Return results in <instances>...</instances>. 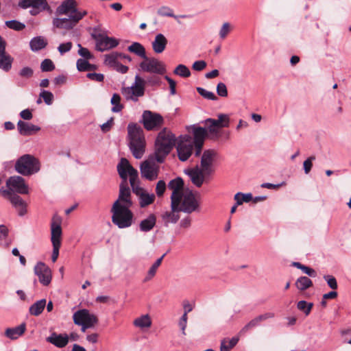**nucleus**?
<instances>
[{
	"mask_svg": "<svg viewBox=\"0 0 351 351\" xmlns=\"http://www.w3.org/2000/svg\"><path fill=\"white\" fill-rule=\"evenodd\" d=\"M130 167H133L129 162L128 160L122 158L117 165V171L122 182L119 186V193L118 199L114 204L118 206H124L132 207V201L131 199L130 189L128 186V178L130 177Z\"/></svg>",
	"mask_w": 351,
	"mask_h": 351,
	"instance_id": "obj_1",
	"label": "nucleus"
},
{
	"mask_svg": "<svg viewBox=\"0 0 351 351\" xmlns=\"http://www.w3.org/2000/svg\"><path fill=\"white\" fill-rule=\"evenodd\" d=\"M127 129L130 149L135 158L140 159L145 153L146 146L143 130L134 123H129Z\"/></svg>",
	"mask_w": 351,
	"mask_h": 351,
	"instance_id": "obj_2",
	"label": "nucleus"
},
{
	"mask_svg": "<svg viewBox=\"0 0 351 351\" xmlns=\"http://www.w3.org/2000/svg\"><path fill=\"white\" fill-rule=\"evenodd\" d=\"M175 135L167 128L161 130L156 139L154 154L156 162L162 163L176 145Z\"/></svg>",
	"mask_w": 351,
	"mask_h": 351,
	"instance_id": "obj_3",
	"label": "nucleus"
},
{
	"mask_svg": "<svg viewBox=\"0 0 351 351\" xmlns=\"http://www.w3.org/2000/svg\"><path fill=\"white\" fill-rule=\"evenodd\" d=\"M130 208L113 204L110 210L112 221L119 228L123 229L132 226L134 215Z\"/></svg>",
	"mask_w": 351,
	"mask_h": 351,
	"instance_id": "obj_4",
	"label": "nucleus"
},
{
	"mask_svg": "<svg viewBox=\"0 0 351 351\" xmlns=\"http://www.w3.org/2000/svg\"><path fill=\"white\" fill-rule=\"evenodd\" d=\"M130 184L132 189V191L139 197V204L141 207H145L152 204L155 199L154 193H147L144 189L140 186V180L138 178V173L134 167H130Z\"/></svg>",
	"mask_w": 351,
	"mask_h": 351,
	"instance_id": "obj_5",
	"label": "nucleus"
},
{
	"mask_svg": "<svg viewBox=\"0 0 351 351\" xmlns=\"http://www.w3.org/2000/svg\"><path fill=\"white\" fill-rule=\"evenodd\" d=\"M178 208L180 212L191 214L200 210V197L192 191H184L178 197Z\"/></svg>",
	"mask_w": 351,
	"mask_h": 351,
	"instance_id": "obj_6",
	"label": "nucleus"
},
{
	"mask_svg": "<svg viewBox=\"0 0 351 351\" xmlns=\"http://www.w3.org/2000/svg\"><path fill=\"white\" fill-rule=\"evenodd\" d=\"M39 160L34 156L25 154L21 156L15 164L16 171L23 176H30L39 171Z\"/></svg>",
	"mask_w": 351,
	"mask_h": 351,
	"instance_id": "obj_7",
	"label": "nucleus"
},
{
	"mask_svg": "<svg viewBox=\"0 0 351 351\" xmlns=\"http://www.w3.org/2000/svg\"><path fill=\"white\" fill-rule=\"evenodd\" d=\"M62 218L58 215H53L51 223V241L53 245L51 261L55 263L59 256V250L61 246L62 239Z\"/></svg>",
	"mask_w": 351,
	"mask_h": 351,
	"instance_id": "obj_8",
	"label": "nucleus"
},
{
	"mask_svg": "<svg viewBox=\"0 0 351 351\" xmlns=\"http://www.w3.org/2000/svg\"><path fill=\"white\" fill-rule=\"evenodd\" d=\"M73 320L75 325L81 326V331L83 332L88 328H94L98 323L97 317L85 308L75 312L73 315Z\"/></svg>",
	"mask_w": 351,
	"mask_h": 351,
	"instance_id": "obj_9",
	"label": "nucleus"
},
{
	"mask_svg": "<svg viewBox=\"0 0 351 351\" xmlns=\"http://www.w3.org/2000/svg\"><path fill=\"white\" fill-rule=\"evenodd\" d=\"M145 80L136 75L132 86L122 88L121 93L126 100L137 101L145 94Z\"/></svg>",
	"mask_w": 351,
	"mask_h": 351,
	"instance_id": "obj_10",
	"label": "nucleus"
},
{
	"mask_svg": "<svg viewBox=\"0 0 351 351\" xmlns=\"http://www.w3.org/2000/svg\"><path fill=\"white\" fill-rule=\"evenodd\" d=\"M155 155L150 156L147 160L141 162L140 171L141 177L149 181L156 180L159 174L160 166L156 162Z\"/></svg>",
	"mask_w": 351,
	"mask_h": 351,
	"instance_id": "obj_11",
	"label": "nucleus"
},
{
	"mask_svg": "<svg viewBox=\"0 0 351 351\" xmlns=\"http://www.w3.org/2000/svg\"><path fill=\"white\" fill-rule=\"evenodd\" d=\"M19 6L23 9L32 8L29 13L32 16H36L43 11L52 13V10L47 0H21L19 2Z\"/></svg>",
	"mask_w": 351,
	"mask_h": 351,
	"instance_id": "obj_12",
	"label": "nucleus"
},
{
	"mask_svg": "<svg viewBox=\"0 0 351 351\" xmlns=\"http://www.w3.org/2000/svg\"><path fill=\"white\" fill-rule=\"evenodd\" d=\"M141 71L147 73L162 75L166 72L165 64L155 58H143L139 64Z\"/></svg>",
	"mask_w": 351,
	"mask_h": 351,
	"instance_id": "obj_13",
	"label": "nucleus"
},
{
	"mask_svg": "<svg viewBox=\"0 0 351 351\" xmlns=\"http://www.w3.org/2000/svg\"><path fill=\"white\" fill-rule=\"evenodd\" d=\"M162 117L149 110H145L142 115V122L147 130L158 129L163 124Z\"/></svg>",
	"mask_w": 351,
	"mask_h": 351,
	"instance_id": "obj_14",
	"label": "nucleus"
},
{
	"mask_svg": "<svg viewBox=\"0 0 351 351\" xmlns=\"http://www.w3.org/2000/svg\"><path fill=\"white\" fill-rule=\"evenodd\" d=\"M194 145L192 138L186 135L182 138L177 147L178 156L181 161H186L191 156Z\"/></svg>",
	"mask_w": 351,
	"mask_h": 351,
	"instance_id": "obj_15",
	"label": "nucleus"
},
{
	"mask_svg": "<svg viewBox=\"0 0 351 351\" xmlns=\"http://www.w3.org/2000/svg\"><path fill=\"white\" fill-rule=\"evenodd\" d=\"M92 37L96 41V49L99 51L114 48L119 45V41L116 38L101 34H93Z\"/></svg>",
	"mask_w": 351,
	"mask_h": 351,
	"instance_id": "obj_16",
	"label": "nucleus"
},
{
	"mask_svg": "<svg viewBox=\"0 0 351 351\" xmlns=\"http://www.w3.org/2000/svg\"><path fill=\"white\" fill-rule=\"evenodd\" d=\"M191 130H189V132H191L193 135L192 141L195 147V154L197 156L202 152V148L204 145L205 137L207 134V131L206 128L197 127L195 125L191 126Z\"/></svg>",
	"mask_w": 351,
	"mask_h": 351,
	"instance_id": "obj_17",
	"label": "nucleus"
},
{
	"mask_svg": "<svg viewBox=\"0 0 351 351\" xmlns=\"http://www.w3.org/2000/svg\"><path fill=\"white\" fill-rule=\"evenodd\" d=\"M218 153L215 149L205 150L201 158V167L205 174H211L213 171V163L217 159Z\"/></svg>",
	"mask_w": 351,
	"mask_h": 351,
	"instance_id": "obj_18",
	"label": "nucleus"
},
{
	"mask_svg": "<svg viewBox=\"0 0 351 351\" xmlns=\"http://www.w3.org/2000/svg\"><path fill=\"white\" fill-rule=\"evenodd\" d=\"M34 271L35 275L38 276L39 282L43 286H48L51 283V271L44 263H38L34 268Z\"/></svg>",
	"mask_w": 351,
	"mask_h": 351,
	"instance_id": "obj_19",
	"label": "nucleus"
},
{
	"mask_svg": "<svg viewBox=\"0 0 351 351\" xmlns=\"http://www.w3.org/2000/svg\"><path fill=\"white\" fill-rule=\"evenodd\" d=\"M6 185L12 191H16L21 194H27L29 193L28 186L26 184L24 178L21 176H15L10 177L7 180Z\"/></svg>",
	"mask_w": 351,
	"mask_h": 351,
	"instance_id": "obj_20",
	"label": "nucleus"
},
{
	"mask_svg": "<svg viewBox=\"0 0 351 351\" xmlns=\"http://www.w3.org/2000/svg\"><path fill=\"white\" fill-rule=\"evenodd\" d=\"M168 188L172 191L171 202H173V205H174L176 202H178V197L184 193L183 191V180L180 177L171 180L168 184Z\"/></svg>",
	"mask_w": 351,
	"mask_h": 351,
	"instance_id": "obj_21",
	"label": "nucleus"
},
{
	"mask_svg": "<svg viewBox=\"0 0 351 351\" xmlns=\"http://www.w3.org/2000/svg\"><path fill=\"white\" fill-rule=\"evenodd\" d=\"M179 212L180 211L178 208V202L173 205V202H171V210L164 212L161 215L165 226H167L169 223H176L180 219Z\"/></svg>",
	"mask_w": 351,
	"mask_h": 351,
	"instance_id": "obj_22",
	"label": "nucleus"
},
{
	"mask_svg": "<svg viewBox=\"0 0 351 351\" xmlns=\"http://www.w3.org/2000/svg\"><path fill=\"white\" fill-rule=\"evenodd\" d=\"M17 129L23 136H31L40 130V128L29 122L19 120L17 123Z\"/></svg>",
	"mask_w": 351,
	"mask_h": 351,
	"instance_id": "obj_23",
	"label": "nucleus"
},
{
	"mask_svg": "<svg viewBox=\"0 0 351 351\" xmlns=\"http://www.w3.org/2000/svg\"><path fill=\"white\" fill-rule=\"evenodd\" d=\"M25 330L26 324L22 323L16 327L7 328L4 331L3 336L10 340H16L22 336L25 333Z\"/></svg>",
	"mask_w": 351,
	"mask_h": 351,
	"instance_id": "obj_24",
	"label": "nucleus"
},
{
	"mask_svg": "<svg viewBox=\"0 0 351 351\" xmlns=\"http://www.w3.org/2000/svg\"><path fill=\"white\" fill-rule=\"evenodd\" d=\"M187 174L191 178V182L197 187H200L204 181L205 176L209 174H205L204 171L198 167L188 170Z\"/></svg>",
	"mask_w": 351,
	"mask_h": 351,
	"instance_id": "obj_25",
	"label": "nucleus"
},
{
	"mask_svg": "<svg viewBox=\"0 0 351 351\" xmlns=\"http://www.w3.org/2000/svg\"><path fill=\"white\" fill-rule=\"evenodd\" d=\"M47 341L57 348L65 347L69 343V336L66 334H56L53 332L51 336L47 338Z\"/></svg>",
	"mask_w": 351,
	"mask_h": 351,
	"instance_id": "obj_26",
	"label": "nucleus"
},
{
	"mask_svg": "<svg viewBox=\"0 0 351 351\" xmlns=\"http://www.w3.org/2000/svg\"><path fill=\"white\" fill-rule=\"evenodd\" d=\"M168 40L162 34L156 35L154 40L152 43L153 51L156 53H162L167 45Z\"/></svg>",
	"mask_w": 351,
	"mask_h": 351,
	"instance_id": "obj_27",
	"label": "nucleus"
},
{
	"mask_svg": "<svg viewBox=\"0 0 351 351\" xmlns=\"http://www.w3.org/2000/svg\"><path fill=\"white\" fill-rule=\"evenodd\" d=\"M275 314L271 312H268L265 314L257 316L247 323L241 330V332H245L248 330L257 326L261 322L267 319L273 318Z\"/></svg>",
	"mask_w": 351,
	"mask_h": 351,
	"instance_id": "obj_28",
	"label": "nucleus"
},
{
	"mask_svg": "<svg viewBox=\"0 0 351 351\" xmlns=\"http://www.w3.org/2000/svg\"><path fill=\"white\" fill-rule=\"evenodd\" d=\"M10 202L16 209L20 216H23L27 213V204L19 195L14 194L11 196Z\"/></svg>",
	"mask_w": 351,
	"mask_h": 351,
	"instance_id": "obj_29",
	"label": "nucleus"
},
{
	"mask_svg": "<svg viewBox=\"0 0 351 351\" xmlns=\"http://www.w3.org/2000/svg\"><path fill=\"white\" fill-rule=\"evenodd\" d=\"M156 223V217L154 214H150L146 219L142 220L139 228L142 232H149L153 229Z\"/></svg>",
	"mask_w": 351,
	"mask_h": 351,
	"instance_id": "obj_30",
	"label": "nucleus"
},
{
	"mask_svg": "<svg viewBox=\"0 0 351 351\" xmlns=\"http://www.w3.org/2000/svg\"><path fill=\"white\" fill-rule=\"evenodd\" d=\"M76 6L75 0H64L56 9L58 15L65 14L71 12Z\"/></svg>",
	"mask_w": 351,
	"mask_h": 351,
	"instance_id": "obj_31",
	"label": "nucleus"
},
{
	"mask_svg": "<svg viewBox=\"0 0 351 351\" xmlns=\"http://www.w3.org/2000/svg\"><path fill=\"white\" fill-rule=\"evenodd\" d=\"M12 62L13 58L5 52V50L0 52V69L5 72L9 71L12 68Z\"/></svg>",
	"mask_w": 351,
	"mask_h": 351,
	"instance_id": "obj_32",
	"label": "nucleus"
},
{
	"mask_svg": "<svg viewBox=\"0 0 351 351\" xmlns=\"http://www.w3.org/2000/svg\"><path fill=\"white\" fill-rule=\"evenodd\" d=\"M239 337L235 336L231 339L223 338L221 341L220 351H230L239 342Z\"/></svg>",
	"mask_w": 351,
	"mask_h": 351,
	"instance_id": "obj_33",
	"label": "nucleus"
},
{
	"mask_svg": "<svg viewBox=\"0 0 351 351\" xmlns=\"http://www.w3.org/2000/svg\"><path fill=\"white\" fill-rule=\"evenodd\" d=\"M47 45V41L42 36L33 38L29 43L30 49L33 51H37L44 49Z\"/></svg>",
	"mask_w": 351,
	"mask_h": 351,
	"instance_id": "obj_34",
	"label": "nucleus"
},
{
	"mask_svg": "<svg viewBox=\"0 0 351 351\" xmlns=\"http://www.w3.org/2000/svg\"><path fill=\"white\" fill-rule=\"evenodd\" d=\"M128 50L136 56L141 58H145L146 56V51L144 46L138 42H134L132 45H130L128 47Z\"/></svg>",
	"mask_w": 351,
	"mask_h": 351,
	"instance_id": "obj_35",
	"label": "nucleus"
},
{
	"mask_svg": "<svg viewBox=\"0 0 351 351\" xmlns=\"http://www.w3.org/2000/svg\"><path fill=\"white\" fill-rule=\"evenodd\" d=\"M46 306V300L42 299L34 302L29 309L30 315L34 316L40 315Z\"/></svg>",
	"mask_w": 351,
	"mask_h": 351,
	"instance_id": "obj_36",
	"label": "nucleus"
},
{
	"mask_svg": "<svg viewBox=\"0 0 351 351\" xmlns=\"http://www.w3.org/2000/svg\"><path fill=\"white\" fill-rule=\"evenodd\" d=\"M134 325L136 327L148 328L152 326V319L149 315H143L134 320Z\"/></svg>",
	"mask_w": 351,
	"mask_h": 351,
	"instance_id": "obj_37",
	"label": "nucleus"
},
{
	"mask_svg": "<svg viewBox=\"0 0 351 351\" xmlns=\"http://www.w3.org/2000/svg\"><path fill=\"white\" fill-rule=\"evenodd\" d=\"M53 25L54 27L60 29H70L74 27L70 18H56L53 20Z\"/></svg>",
	"mask_w": 351,
	"mask_h": 351,
	"instance_id": "obj_38",
	"label": "nucleus"
},
{
	"mask_svg": "<svg viewBox=\"0 0 351 351\" xmlns=\"http://www.w3.org/2000/svg\"><path fill=\"white\" fill-rule=\"evenodd\" d=\"M295 285L298 290L303 291L312 287L313 282L306 276H301L297 279Z\"/></svg>",
	"mask_w": 351,
	"mask_h": 351,
	"instance_id": "obj_39",
	"label": "nucleus"
},
{
	"mask_svg": "<svg viewBox=\"0 0 351 351\" xmlns=\"http://www.w3.org/2000/svg\"><path fill=\"white\" fill-rule=\"evenodd\" d=\"M205 123L207 125V133H209L211 136L215 138H218L219 137V128L216 125L215 119H207L205 121Z\"/></svg>",
	"mask_w": 351,
	"mask_h": 351,
	"instance_id": "obj_40",
	"label": "nucleus"
},
{
	"mask_svg": "<svg viewBox=\"0 0 351 351\" xmlns=\"http://www.w3.org/2000/svg\"><path fill=\"white\" fill-rule=\"evenodd\" d=\"M87 14V12L85 10L79 11L75 9V8L71 12L69 18L74 26L83 19Z\"/></svg>",
	"mask_w": 351,
	"mask_h": 351,
	"instance_id": "obj_41",
	"label": "nucleus"
},
{
	"mask_svg": "<svg viewBox=\"0 0 351 351\" xmlns=\"http://www.w3.org/2000/svg\"><path fill=\"white\" fill-rule=\"evenodd\" d=\"M110 102L113 106L112 108L113 112H119L123 108V106L121 104V97L117 93L113 94Z\"/></svg>",
	"mask_w": 351,
	"mask_h": 351,
	"instance_id": "obj_42",
	"label": "nucleus"
},
{
	"mask_svg": "<svg viewBox=\"0 0 351 351\" xmlns=\"http://www.w3.org/2000/svg\"><path fill=\"white\" fill-rule=\"evenodd\" d=\"M234 199L237 202V205H241L243 202H249L252 200L253 197L251 193L239 192L234 195Z\"/></svg>",
	"mask_w": 351,
	"mask_h": 351,
	"instance_id": "obj_43",
	"label": "nucleus"
},
{
	"mask_svg": "<svg viewBox=\"0 0 351 351\" xmlns=\"http://www.w3.org/2000/svg\"><path fill=\"white\" fill-rule=\"evenodd\" d=\"M118 60L117 53L112 52L109 54L105 55L104 63L106 65L114 69V67L119 63Z\"/></svg>",
	"mask_w": 351,
	"mask_h": 351,
	"instance_id": "obj_44",
	"label": "nucleus"
},
{
	"mask_svg": "<svg viewBox=\"0 0 351 351\" xmlns=\"http://www.w3.org/2000/svg\"><path fill=\"white\" fill-rule=\"evenodd\" d=\"M173 73L182 77H189L191 75L189 69L184 64L178 65L175 68Z\"/></svg>",
	"mask_w": 351,
	"mask_h": 351,
	"instance_id": "obj_45",
	"label": "nucleus"
},
{
	"mask_svg": "<svg viewBox=\"0 0 351 351\" xmlns=\"http://www.w3.org/2000/svg\"><path fill=\"white\" fill-rule=\"evenodd\" d=\"M218 119H215L216 125L220 128H227L230 125V118L228 114H219L217 116Z\"/></svg>",
	"mask_w": 351,
	"mask_h": 351,
	"instance_id": "obj_46",
	"label": "nucleus"
},
{
	"mask_svg": "<svg viewBox=\"0 0 351 351\" xmlns=\"http://www.w3.org/2000/svg\"><path fill=\"white\" fill-rule=\"evenodd\" d=\"M8 236V229L4 225H0V245L8 247L10 243L6 241Z\"/></svg>",
	"mask_w": 351,
	"mask_h": 351,
	"instance_id": "obj_47",
	"label": "nucleus"
},
{
	"mask_svg": "<svg viewBox=\"0 0 351 351\" xmlns=\"http://www.w3.org/2000/svg\"><path fill=\"white\" fill-rule=\"evenodd\" d=\"M313 306V303H311V302L308 303L307 302H306L304 300H301V301L298 302L297 304L298 308L300 311H303L306 315H309Z\"/></svg>",
	"mask_w": 351,
	"mask_h": 351,
	"instance_id": "obj_48",
	"label": "nucleus"
},
{
	"mask_svg": "<svg viewBox=\"0 0 351 351\" xmlns=\"http://www.w3.org/2000/svg\"><path fill=\"white\" fill-rule=\"evenodd\" d=\"M197 93L202 96L204 98L209 99V100H217V96L211 91H208L202 87L197 88Z\"/></svg>",
	"mask_w": 351,
	"mask_h": 351,
	"instance_id": "obj_49",
	"label": "nucleus"
},
{
	"mask_svg": "<svg viewBox=\"0 0 351 351\" xmlns=\"http://www.w3.org/2000/svg\"><path fill=\"white\" fill-rule=\"evenodd\" d=\"M5 25L8 27L16 31L22 30L25 27L23 23L15 20L8 21L5 22Z\"/></svg>",
	"mask_w": 351,
	"mask_h": 351,
	"instance_id": "obj_50",
	"label": "nucleus"
},
{
	"mask_svg": "<svg viewBox=\"0 0 351 351\" xmlns=\"http://www.w3.org/2000/svg\"><path fill=\"white\" fill-rule=\"evenodd\" d=\"M158 14L162 16H169L177 19L178 16L174 15L173 11L171 8L167 6H162L158 10Z\"/></svg>",
	"mask_w": 351,
	"mask_h": 351,
	"instance_id": "obj_51",
	"label": "nucleus"
},
{
	"mask_svg": "<svg viewBox=\"0 0 351 351\" xmlns=\"http://www.w3.org/2000/svg\"><path fill=\"white\" fill-rule=\"evenodd\" d=\"M40 69L43 72L51 71L55 69V65L50 59H45L41 62Z\"/></svg>",
	"mask_w": 351,
	"mask_h": 351,
	"instance_id": "obj_52",
	"label": "nucleus"
},
{
	"mask_svg": "<svg viewBox=\"0 0 351 351\" xmlns=\"http://www.w3.org/2000/svg\"><path fill=\"white\" fill-rule=\"evenodd\" d=\"M77 47H79L78 54L83 57L84 59L90 60L93 58V56L87 48L83 47L80 44H78Z\"/></svg>",
	"mask_w": 351,
	"mask_h": 351,
	"instance_id": "obj_53",
	"label": "nucleus"
},
{
	"mask_svg": "<svg viewBox=\"0 0 351 351\" xmlns=\"http://www.w3.org/2000/svg\"><path fill=\"white\" fill-rule=\"evenodd\" d=\"M231 30L230 24L228 22L224 23L220 30H219V36L221 39H225L228 34L230 33Z\"/></svg>",
	"mask_w": 351,
	"mask_h": 351,
	"instance_id": "obj_54",
	"label": "nucleus"
},
{
	"mask_svg": "<svg viewBox=\"0 0 351 351\" xmlns=\"http://www.w3.org/2000/svg\"><path fill=\"white\" fill-rule=\"evenodd\" d=\"M40 97L44 99V101L47 105L51 104L53 99V94L51 92L45 90L41 91Z\"/></svg>",
	"mask_w": 351,
	"mask_h": 351,
	"instance_id": "obj_55",
	"label": "nucleus"
},
{
	"mask_svg": "<svg viewBox=\"0 0 351 351\" xmlns=\"http://www.w3.org/2000/svg\"><path fill=\"white\" fill-rule=\"evenodd\" d=\"M166 184L164 180H159L156 186V193L158 197H162L166 190Z\"/></svg>",
	"mask_w": 351,
	"mask_h": 351,
	"instance_id": "obj_56",
	"label": "nucleus"
},
{
	"mask_svg": "<svg viewBox=\"0 0 351 351\" xmlns=\"http://www.w3.org/2000/svg\"><path fill=\"white\" fill-rule=\"evenodd\" d=\"M88 60L86 59H78L77 60V69L79 71H88Z\"/></svg>",
	"mask_w": 351,
	"mask_h": 351,
	"instance_id": "obj_57",
	"label": "nucleus"
},
{
	"mask_svg": "<svg viewBox=\"0 0 351 351\" xmlns=\"http://www.w3.org/2000/svg\"><path fill=\"white\" fill-rule=\"evenodd\" d=\"M315 160V157L314 156H310L306 160H304L303 163L304 171L306 174H308L313 167V161Z\"/></svg>",
	"mask_w": 351,
	"mask_h": 351,
	"instance_id": "obj_58",
	"label": "nucleus"
},
{
	"mask_svg": "<svg viewBox=\"0 0 351 351\" xmlns=\"http://www.w3.org/2000/svg\"><path fill=\"white\" fill-rule=\"evenodd\" d=\"M34 73V71L31 67L25 66L22 68L19 71V75L25 78H30Z\"/></svg>",
	"mask_w": 351,
	"mask_h": 351,
	"instance_id": "obj_59",
	"label": "nucleus"
},
{
	"mask_svg": "<svg viewBox=\"0 0 351 351\" xmlns=\"http://www.w3.org/2000/svg\"><path fill=\"white\" fill-rule=\"evenodd\" d=\"M157 269H158L152 265L145 276L143 282H147L150 281L156 276Z\"/></svg>",
	"mask_w": 351,
	"mask_h": 351,
	"instance_id": "obj_60",
	"label": "nucleus"
},
{
	"mask_svg": "<svg viewBox=\"0 0 351 351\" xmlns=\"http://www.w3.org/2000/svg\"><path fill=\"white\" fill-rule=\"evenodd\" d=\"M217 93L220 97H227L228 90L226 84L223 82H219L217 86Z\"/></svg>",
	"mask_w": 351,
	"mask_h": 351,
	"instance_id": "obj_61",
	"label": "nucleus"
},
{
	"mask_svg": "<svg viewBox=\"0 0 351 351\" xmlns=\"http://www.w3.org/2000/svg\"><path fill=\"white\" fill-rule=\"evenodd\" d=\"M72 46H73V44L71 42H66V43L60 44L58 47V50L60 53V54H64V53L69 51L71 49Z\"/></svg>",
	"mask_w": 351,
	"mask_h": 351,
	"instance_id": "obj_62",
	"label": "nucleus"
},
{
	"mask_svg": "<svg viewBox=\"0 0 351 351\" xmlns=\"http://www.w3.org/2000/svg\"><path fill=\"white\" fill-rule=\"evenodd\" d=\"M324 278L326 280L328 285L332 289H337V282L335 277L330 275H326L324 276Z\"/></svg>",
	"mask_w": 351,
	"mask_h": 351,
	"instance_id": "obj_63",
	"label": "nucleus"
},
{
	"mask_svg": "<svg viewBox=\"0 0 351 351\" xmlns=\"http://www.w3.org/2000/svg\"><path fill=\"white\" fill-rule=\"evenodd\" d=\"M86 77L93 81L98 82H103L104 80V76L101 73H88L86 75Z\"/></svg>",
	"mask_w": 351,
	"mask_h": 351,
	"instance_id": "obj_64",
	"label": "nucleus"
}]
</instances>
